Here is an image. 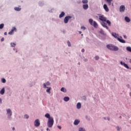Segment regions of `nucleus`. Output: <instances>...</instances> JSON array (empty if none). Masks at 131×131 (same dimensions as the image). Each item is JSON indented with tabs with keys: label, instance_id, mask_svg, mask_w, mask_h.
Wrapping results in <instances>:
<instances>
[{
	"label": "nucleus",
	"instance_id": "f257e3e1",
	"mask_svg": "<svg viewBox=\"0 0 131 131\" xmlns=\"http://www.w3.org/2000/svg\"><path fill=\"white\" fill-rule=\"evenodd\" d=\"M112 35L114 37H115V38L117 39L120 42H121L122 43H125V40L122 39V37L121 36L118 37V34H116V33H113Z\"/></svg>",
	"mask_w": 131,
	"mask_h": 131
},
{
	"label": "nucleus",
	"instance_id": "f03ea898",
	"mask_svg": "<svg viewBox=\"0 0 131 131\" xmlns=\"http://www.w3.org/2000/svg\"><path fill=\"white\" fill-rule=\"evenodd\" d=\"M106 48L110 50V51H118L119 50V48L118 47L114 46L113 45H106Z\"/></svg>",
	"mask_w": 131,
	"mask_h": 131
},
{
	"label": "nucleus",
	"instance_id": "7ed1b4c3",
	"mask_svg": "<svg viewBox=\"0 0 131 131\" xmlns=\"http://www.w3.org/2000/svg\"><path fill=\"white\" fill-rule=\"evenodd\" d=\"M47 125L48 127H52L53 125H54V118H51L50 119H48L47 122Z\"/></svg>",
	"mask_w": 131,
	"mask_h": 131
},
{
	"label": "nucleus",
	"instance_id": "20e7f679",
	"mask_svg": "<svg viewBox=\"0 0 131 131\" xmlns=\"http://www.w3.org/2000/svg\"><path fill=\"white\" fill-rule=\"evenodd\" d=\"M99 20H100V21H102V22H106L107 18L104 16V15H100L99 17Z\"/></svg>",
	"mask_w": 131,
	"mask_h": 131
},
{
	"label": "nucleus",
	"instance_id": "39448f33",
	"mask_svg": "<svg viewBox=\"0 0 131 131\" xmlns=\"http://www.w3.org/2000/svg\"><path fill=\"white\" fill-rule=\"evenodd\" d=\"M71 18H72V17L70 16H66L64 19V23L66 24H67V23H68V21H69V19H71Z\"/></svg>",
	"mask_w": 131,
	"mask_h": 131
},
{
	"label": "nucleus",
	"instance_id": "423d86ee",
	"mask_svg": "<svg viewBox=\"0 0 131 131\" xmlns=\"http://www.w3.org/2000/svg\"><path fill=\"white\" fill-rule=\"evenodd\" d=\"M34 125L35 126H39V125H40V122H39V120L38 119H36L35 121H34Z\"/></svg>",
	"mask_w": 131,
	"mask_h": 131
},
{
	"label": "nucleus",
	"instance_id": "0eeeda50",
	"mask_svg": "<svg viewBox=\"0 0 131 131\" xmlns=\"http://www.w3.org/2000/svg\"><path fill=\"white\" fill-rule=\"evenodd\" d=\"M119 10L121 13L124 12V11L125 10V7L124 6V5H121L120 7Z\"/></svg>",
	"mask_w": 131,
	"mask_h": 131
},
{
	"label": "nucleus",
	"instance_id": "6e6552de",
	"mask_svg": "<svg viewBox=\"0 0 131 131\" xmlns=\"http://www.w3.org/2000/svg\"><path fill=\"white\" fill-rule=\"evenodd\" d=\"M103 9L105 10V12H108L109 11V8L106 4L103 5Z\"/></svg>",
	"mask_w": 131,
	"mask_h": 131
},
{
	"label": "nucleus",
	"instance_id": "1a4fd4ad",
	"mask_svg": "<svg viewBox=\"0 0 131 131\" xmlns=\"http://www.w3.org/2000/svg\"><path fill=\"white\" fill-rule=\"evenodd\" d=\"M7 114L8 116L10 117V116H12V111L10 109H8L7 110Z\"/></svg>",
	"mask_w": 131,
	"mask_h": 131
},
{
	"label": "nucleus",
	"instance_id": "9d476101",
	"mask_svg": "<svg viewBox=\"0 0 131 131\" xmlns=\"http://www.w3.org/2000/svg\"><path fill=\"white\" fill-rule=\"evenodd\" d=\"M16 31V28L13 27L11 31L8 33V34H13L14 31Z\"/></svg>",
	"mask_w": 131,
	"mask_h": 131
},
{
	"label": "nucleus",
	"instance_id": "9b49d317",
	"mask_svg": "<svg viewBox=\"0 0 131 131\" xmlns=\"http://www.w3.org/2000/svg\"><path fill=\"white\" fill-rule=\"evenodd\" d=\"M101 25H102L103 27H104V28H106V29H109V28L107 27V25L106 24V23L102 22L101 23Z\"/></svg>",
	"mask_w": 131,
	"mask_h": 131
},
{
	"label": "nucleus",
	"instance_id": "f8f14e48",
	"mask_svg": "<svg viewBox=\"0 0 131 131\" xmlns=\"http://www.w3.org/2000/svg\"><path fill=\"white\" fill-rule=\"evenodd\" d=\"M83 8L84 9V10H88V9H89V5L88 4L83 5Z\"/></svg>",
	"mask_w": 131,
	"mask_h": 131
},
{
	"label": "nucleus",
	"instance_id": "ddd939ff",
	"mask_svg": "<svg viewBox=\"0 0 131 131\" xmlns=\"http://www.w3.org/2000/svg\"><path fill=\"white\" fill-rule=\"evenodd\" d=\"M45 116V117H46V118H48V119L53 118V117H51V116L50 115V114H49V113L46 114Z\"/></svg>",
	"mask_w": 131,
	"mask_h": 131
},
{
	"label": "nucleus",
	"instance_id": "4468645a",
	"mask_svg": "<svg viewBox=\"0 0 131 131\" xmlns=\"http://www.w3.org/2000/svg\"><path fill=\"white\" fill-rule=\"evenodd\" d=\"M77 109H80V108H81V103H80V102H78L77 104Z\"/></svg>",
	"mask_w": 131,
	"mask_h": 131
},
{
	"label": "nucleus",
	"instance_id": "2eb2a0df",
	"mask_svg": "<svg viewBox=\"0 0 131 131\" xmlns=\"http://www.w3.org/2000/svg\"><path fill=\"white\" fill-rule=\"evenodd\" d=\"M93 25L95 28H97V27H98V24H97V22L95 21H93Z\"/></svg>",
	"mask_w": 131,
	"mask_h": 131
},
{
	"label": "nucleus",
	"instance_id": "dca6fc26",
	"mask_svg": "<svg viewBox=\"0 0 131 131\" xmlns=\"http://www.w3.org/2000/svg\"><path fill=\"white\" fill-rule=\"evenodd\" d=\"M50 84H51V83H50V82H47L46 83H46H43V88L45 89L47 88V85H50Z\"/></svg>",
	"mask_w": 131,
	"mask_h": 131
},
{
	"label": "nucleus",
	"instance_id": "f3484780",
	"mask_svg": "<svg viewBox=\"0 0 131 131\" xmlns=\"http://www.w3.org/2000/svg\"><path fill=\"white\" fill-rule=\"evenodd\" d=\"M125 20L126 22H130V19L127 16L125 17Z\"/></svg>",
	"mask_w": 131,
	"mask_h": 131
},
{
	"label": "nucleus",
	"instance_id": "a211bd4d",
	"mask_svg": "<svg viewBox=\"0 0 131 131\" xmlns=\"http://www.w3.org/2000/svg\"><path fill=\"white\" fill-rule=\"evenodd\" d=\"M65 16V13L64 12H61V14L59 15V18H62Z\"/></svg>",
	"mask_w": 131,
	"mask_h": 131
},
{
	"label": "nucleus",
	"instance_id": "6ab92c4d",
	"mask_svg": "<svg viewBox=\"0 0 131 131\" xmlns=\"http://www.w3.org/2000/svg\"><path fill=\"white\" fill-rule=\"evenodd\" d=\"M63 100L65 101V102H68V101L70 100V98H69L68 97H64Z\"/></svg>",
	"mask_w": 131,
	"mask_h": 131
},
{
	"label": "nucleus",
	"instance_id": "aec40b11",
	"mask_svg": "<svg viewBox=\"0 0 131 131\" xmlns=\"http://www.w3.org/2000/svg\"><path fill=\"white\" fill-rule=\"evenodd\" d=\"M106 3H107L108 6H111V2H112V0H105Z\"/></svg>",
	"mask_w": 131,
	"mask_h": 131
},
{
	"label": "nucleus",
	"instance_id": "412c9836",
	"mask_svg": "<svg viewBox=\"0 0 131 131\" xmlns=\"http://www.w3.org/2000/svg\"><path fill=\"white\" fill-rule=\"evenodd\" d=\"M79 122H80L79 120H75L74 122V124H75V125H77V124H78V123H79Z\"/></svg>",
	"mask_w": 131,
	"mask_h": 131
},
{
	"label": "nucleus",
	"instance_id": "4be33fe9",
	"mask_svg": "<svg viewBox=\"0 0 131 131\" xmlns=\"http://www.w3.org/2000/svg\"><path fill=\"white\" fill-rule=\"evenodd\" d=\"M0 94L1 95H4L5 94V88H3L1 91H0Z\"/></svg>",
	"mask_w": 131,
	"mask_h": 131
},
{
	"label": "nucleus",
	"instance_id": "5701e85b",
	"mask_svg": "<svg viewBox=\"0 0 131 131\" xmlns=\"http://www.w3.org/2000/svg\"><path fill=\"white\" fill-rule=\"evenodd\" d=\"M14 10L15 11H21V8L19 7H15Z\"/></svg>",
	"mask_w": 131,
	"mask_h": 131
},
{
	"label": "nucleus",
	"instance_id": "b1692460",
	"mask_svg": "<svg viewBox=\"0 0 131 131\" xmlns=\"http://www.w3.org/2000/svg\"><path fill=\"white\" fill-rule=\"evenodd\" d=\"M107 24H108V26H111V21H110V20H106V21Z\"/></svg>",
	"mask_w": 131,
	"mask_h": 131
},
{
	"label": "nucleus",
	"instance_id": "393cba45",
	"mask_svg": "<svg viewBox=\"0 0 131 131\" xmlns=\"http://www.w3.org/2000/svg\"><path fill=\"white\" fill-rule=\"evenodd\" d=\"M126 50H127V51H128V52H130V53H131V47H126Z\"/></svg>",
	"mask_w": 131,
	"mask_h": 131
},
{
	"label": "nucleus",
	"instance_id": "a878e982",
	"mask_svg": "<svg viewBox=\"0 0 131 131\" xmlns=\"http://www.w3.org/2000/svg\"><path fill=\"white\" fill-rule=\"evenodd\" d=\"M123 66L125 67V68H127V69H129V67H128V66H127V64L123 63Z\"/></svg>",
	"mask_w": 131,
	"mask_h": 131
},
{
	"label": "nucleus",
	"instance_id": "bb28decb",
	"mask_svg": "<svg viewBox=\"0 0 131 131\" xmlns=\"http://www.w3.org/2000/svg\"><path fill=\"white\" fill-rule=\"evenodd\" d=\"M61 92H63V93H66V89L64 88H62L60 90Z\"/></svg>",
	"mask_w": 131,
	"mask_h": 131
},
{
	"label": "nucleus",
	"instance_id": "cd10ccee",
	"mask_svg": "<svg viewBox=\"0 0 131 131\" xmlns=\"http://www.w3.org/2000/svg\"><path fill=\"white\" fill-rule=\"evenodd\" d=\"M82 4H88L89 3V1L88 0H83L82 1Z\"/></svg>",
	"mask_w": 131,
	"mask_h": 131
},
{
	"label": "nucleus",
	"instance_id": "c85d7f7f",
	"mask_svg": "<svg viewBox=\"0 0 131 131\" xmlns=\"http://www.w3.org/2000/svg\"><path fill=\"white\" fill-rule=\"evenodd\" d=\"M89 23L90 24H91V25H93V19H89Z\"/></svg>",
	"mask_w": 131,
	"mask_h": 131
},
{
	"label": "nucleus",
	"instance_id": "c756f323",
	"mask_svg": "<svg viewBox=\"0 0 131 131\" xmlns=\"http://www.w3.org/2000/svg\"><path fill=\"white\" fill-rule=\"evenodd\" d=\"M4 24H1L0 25V29H3L4 28Z\"/></svg>",
	"mask_w": 131,
	"mask_h": 131
},
{
	"label": "nucleus",
	"instance_id": "7c9ffc66",
	"mask_svg": "<svg viewBox=\"0 0 131 131\" xmlns=\"http://www.w3.org/2000/svg\"><path fill=\"white\" fill-rule=\"evenodd\" d=\"M46 92L47 93H49V94H50L51 93V88H49L48 89H47Z\"/></svg>",
	"mask_w": 131,
	"mask_h": 131
},
{
	"label": "nucleus",
	"instance_id": "2f4dec72",
	"mask_svg": "<svg viewBox=\"0 0 131 131\" xmlns=\"http://www.w3.org/2000/svg\"><path fill=\"white\" fill-rule=\"evenodd\" d=\"M81 29H82L83 30H85L86 28L84 26L81 27Z\"/></svg>",
	"mask_w": 131,
	"mask_h": 131
},
{
	"label": "nucleus",
	"instance_id": "473e14b6",
	"mask_svg": "<svg viewBox=\"0 0 131 131\" xmlns=\"http://www.w3.org/2000/svg\"><path fill=\"white\" fill-rule=\"evenodd\" d=\"M2 82H3V83H6V79L5 78H2Z\"/></svg>",
	"mask_w": 131,
	"mask_h": 131
},
{
	"label": "nucleus",
	"instance_id": "72a5a7b5",
	"mask_svg": "<svg viewBox=\"0 0 131 131\" xmlns=\"http://www.w3.org/2000/svg\"><path fill=\"white\" fill-rule=\"evenodd\" d=\"M24 117L25 118H26V119H28V118H29V116L28 115H25Z\"/></svg>",
	"mask_w": 131,
	"mask_h": 131
},
{
	"label": "nucleus",
	"instance_id": "f704fd0d",
	"mask_svg": "<svg viewBox=\"0 0 131 131\" xmlns=\"http://www.w3.org/2000/svg\"><path fill=\"white\" fill-rule=\"evenodd\" d=\"M79 131H85L83 128H80Z\"/></svg>",
	"mask_w": 131,
	"mask_h": 131
},
{
	"label": "nucleus",
	"instance_id": "c9c22d12",
	"mask_svg": "<svg viewBox=\"0 0 131 131\" xmlns=\"http://www.w3.org/2000/svg\"><path fill=\"white\" fill-rule=\"evenodd\" d=\"M67 43H68L69 47H70L71 46V43H70V41H68Z\"/></svg>",
	"mask_w": 131,
	"mask_h": 131
},
{
	"label": "nucleus",
	"instance_id": "e433bc0d",
	"mask_svg": "<svg viewBox=\"0 0 131 131\" xmlns=\"http://www.w3.org/2000/svg\"><path fill=\"white\" fill-rule=\"evenodd\" d=\"M11 47H15V46H16V44H15V43H11Z\"/></svg>",
	"mask_w": 131,
	"mask_h": 131
},
{
	"label": "nucleus",
	"instance_id": "4c0bfd02",
	"mask_svg": "<svg viewBox=\"0 0 131 131\" xmlns=\"http://www.w3.org/2000/svg\"><path fill=\"white\" fill-rule=\"evenodd\" d=\"M95 59L97 60H99V57L98 56H95Z\"/></svg>",
	"mask_w": 131,
	"mask_h": 131
},
{
	"label": "nucleus",
	"instance_id": "58836bf2",
	"mask_svg": "<svg viewBox=\"0 0 131 131\" xmlns=\"http://www.w3.org/2000/svg\"><path fill=\"white\" fill-rule=\"evenodd\" d=\"M124 63H125L123 62H122V61H121V62H120L121 65H123V64H124Z\"/></svg>",
	"mask_w": 131,
	"mask_h": 131
},
{
	"label": "nucleus",
	"instance_id": "ea45409f",
	"mask_svg": "<svg viewBox=\"0 0 131 131\" xmlns=\"http://www.w3.org/2000/svg\"><path fill=\"white\" fill-rule=\"evenodd\" d=\"M81 52H82V53H84V49H82L81 50Z\"/></svg>",
	"mask_w": 131,
	"mask_h": 131
},
{
	"label": "nucleus",
	"instance_id": "a19ab883",
	"mask_svg": "<svg viewBox=\"0 0 131 131\" xmlns=\"http://www.w3.org/2000/svg\"><path fill=\"white\" fill-rule=\"evenodd\" d=\"M58 127L59 129H61L62 128V127H61V126H58Z\"/></svg>",
	"mask_w": 131,
	"mask_h": 131
},
{
	"label": "nucleus",
	"instance_id": "79ce46f5",
	"mask_svg": "<svg viewBox=\"0 0 131 131\" xmlns=\"http://www.w3.org/2000/svg\"><path fill=\"white\" fill-rule=\"evenodd\" d=\"M4 40H5V38H2L1 39V41H4Z\"/></svg>",
	"mask_w": 131,
	"mask_h": 131
},
{
	"label": "nucleus",
	"instance_id": "37998d69",
	"mask_svg": "<svg viewBox=\"0 0 131 131\" xmlns=\"http://www.w3.org/2000/svg\"><path fill=\"white\" fill-rule=\"evenodd\" d=\"M123 37H124V38H125V39H126V38H127V37H126V36H125V35H124V36H123Z\"/></svg>",
	"mask_w": 131,
	"mask_h": 131
},
{
	"label": "nucleus",
	"instance_id": "c03bdc74",
	"mask_svg": "<svg viewBox=\"0 0 131 131\" xmlns=\"http://www.w3.org/2000/svg\"><path fill=\"white\" fill-rule=\"evenodd\" d=\"M2 99L0 98V104H1V103H2Z\"/></svg>",
	"mask_w": 131,
	"mask_h": 131
},
{
	"label": "nucleus",
	"instance_id": "a18cd8bd",
	"mask_svg": "<svg viewBox=\"0 0 131 131\" xmlns=\"http://www.w3.org/2000/svg\"><path fill=\"white\" fill-rule=\"evenodd\" d=\"M4 35H7V32L4 33Z\"/></svg>",
	"mask_w": 131,
	"mask_h": 131
},
{
	"label": "nucleus",
	"instance_id": "49530a36",
	"mask_svg": "<svg viewBox=\"0 0 131 131\" xmlns=\"http://www.w3.org/2000/svg\"><path fill=\"white\" fill-rule=\"evenodd\" d=\"M84 61H85V62H86V61H88V60L86 59H84Z\"/></svg>",
	"mask_w": 131,
	"mask_h": 131
},
{
	"label": "nucleus",
	"instance_id": "de8ad7c7",
	"mask_svg": "<svg viewBox=\"0 0 131 131\" xmlns=\"http://www.w3.org/2000/svg\"><path fill=\"white\" fill-rule=\"evenodd\" d=\"M79 33L80 34H81V31H79Z\"/></svg>",
	"mask_w": 131,
	"mask_h": 131
},
{
	"label": "nucleus",
	"instance_id": "09e8293b",
	"mask_svg": "<svg viewBox=\"0 0 131 131\" xmlns=\"http://www.w3.org/2000/svg\"><path fill=\"white\" fill-rule=\"evenodd\" d=\"M12 129H13V130H15V127H13L12 128Z\"/></svg>",
	"mask_w": 131,
	"mask_h": 131
},
{
	"label": "nucleus",
	"instance_id": "8fccbe9b",
	"mask_svg": "<svg viewBox=\"0 0 131 131\" xmlns=\"http://www.w3.org/2000/svg\"><path fill=\"white\" fill-rule=\"evenodd\" d=\"M118 130H120V129H119V127H118Z\"/></svg>",
	"mask_w": 131,
	"mask_h": 131
},
{
	"label": "nucleus",
	"instance_id": "3c124183",
	"mask_svg": "<svg viewBox=\"0 0 131 131\" xmlns=\"http://www.w3.org/2000/svg\"><path fill=\"white\" fill-rule=\"evenodd\" d=\"M47 130H50V129H49V128H47Z\"/></svg>",
	"mask_w": 131,
	"mask_h": 131
},
{
	"label": "nucleus",
	"instance_id": "603ef678",
	"mask_svg": "<svg viewBox=\"0 0 131 131\" xmlns=\"http://www.w3.org/2000/svg\"><path fill=\"white\" fill-rule=\"evenodd\" d=\"M108 120H110V119L109 118H107Z\"/></svg>",
	"mask_w": 131,
	"mask_h": 131
},
{
	"label": "nucleus",
	"instance_id": "864d4df0",
	"mask_svg": "<svg viewBox=\"0 0 131 131\" xmlns=\"http://www.w3.org/2000/svg\"><path fill=\"white\" fill-rule=\"evenodd\" d=\"M81 35L82 36V35H83V34H81Z\"/></svg>",
	"mask_w": 131,
	"mask_h": 131
},
{
	"label": "nucleus",
	"instance_id": "5fc2aeb1",
	"mask_svg": "<svg viewBox=\"0 0 131 131\" xmlns=\"http://www.w3.org/2000/svg\"><path fill=\"white\" fill-rule=\"evenodd\" d=\"M104 119H106V118H104Z\"/></svg>",
	"mask_w": 131,
	"mask_h": 131
}]
</instances>
